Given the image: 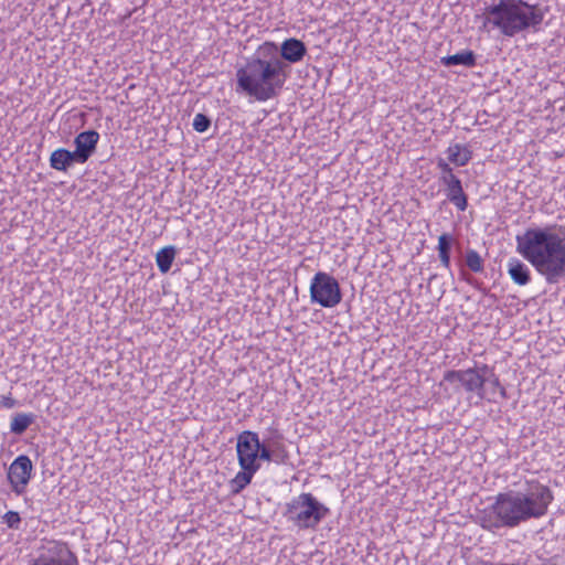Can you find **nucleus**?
<instances>
[{
    "label": "nucleus",
    "instance_id": "bb28decb",
    "mask_svg": "<svg viewBox=\"0 0 565 565\" xmlns=\"http://www.w3.org/2000/svg\"><path fill=\"white\" fill-rule=\"evenodd\" d=\"M452 244H454V237L448 233H444L438 237L437 250L451 253Z\"/></svg>",
    "mask_w": 565,
    "mask_h": 565
},
{
    "label": "nucleus",
    "instance_id": "0eeeda50",
    "mask_svg": "<svg viewBox=\"0 0 565 565\" xmlns=\"http://www.w3.org/2000/svg\"><path fill=\"white\" fill-rule=\"evenodd\" d=\"M29 565H78V558L67 543L50 541L39 550Z\"/></svg>",
    "mask_w": 565,
    "mask_h": 565
},
{
    "label": "nucleus",
    "instance_id": "aec40b11",
    "mask_svg": "<svg viewBox=\"0 0 565 565\" xmlns=\"http://www.w3.org/2000/svg\"><path fill=\"white\" fill-rule=\"evenodd\" d=\"M175 255L177 249L172 245L166 246L157 253V266L162 274H167L171 269Z\"/></svg>",
    "mask_w": 565,
    "mask_h": 565
},
{
    "label": "nucleus",
    "instance_id": "dca6fc26",
    "mask_svg": "<svg viewBox=\"0 0 565 565\" xmlns=\"http://www.w3.org/2000/svg\"><path fill=\"white\" fill-rule=\"evenodd\" d=\"M440 63L447 67L457 66V65L472 67L476 65V54L470 50H466V51L458 52L454 55H448V56L441 57Z\"/></svg>",
    "mask_w": 565,
    "mask_h": 565
},
{
    "label": "nucleus",
    "instance_id": "5701e85b",
    "mask_svg": "<svg viewBox=\"0 0 565 565\" xmlns=\"http://www.w3.org/2000/svg\"><path fill=\"white\" fill-rule=\"evenodd\" d=\"M285 456H280L275 450H273L268 445L260 441L259 452L257 455V461H275L277 463L284 462Z\"/></svg>",
    "mask_w": 565,
    "mask_h": 565
},
{
    "label": "nucleus",
    "instance_id": "4468645a",
    "mask_svg": "<svg viewBox=\"0 0 565 565\" xmlns=\"http://www.w3.org/2000/svg\"><path fill=\"white\" fill-rule=\"evenodd\" d=\"M507 268L512 281L519 286L527 285L532 279L529 266L519 258H510L508 260Z\"/></svg>",
    "mask_w": 565,
    "mask_h": 565
},
{
    "label": "nucleus",
    "instance_id": "7ed1b4c3",
    "mask_svg": "<svg viewBox=\"0 0 565 565\" xmlns=\"http://www.w3.org/2000/svg\"><path fill=\"white\" fill-rule=\"evenodd\" d=\"M290 67L279 62L276 43L267 41L258 46L244 66L236 71V92L266 102L278 96L284 87Z\"/></svg>",
    "mask_w": 565,
    "mask_h": 565
},
{
    "label": "nucleus",
    "instance_id": "a878e982",
    "mask_svg": "<svg viewBox=\"0 0 565 565\" xmlns=\"http://www.w3.org/2000/svg\"><path fill=\"white\" fill-rule=\"evenodd\" d=\"M2 523H4L9 529L18 530L21 524L20 514L15 511H8L2 516Z\"/></svg>",
    "mask_w": 565,
    "mask_h": 565
},
{
    "label": "nucleus",
    "instance_id": "39448f33",
    "mask_svg": "<svg viewBox=\"0 0 565 565\" xmlns=\"http://www.w3.org/2000/svg\"><path fill=\"white\" fill-rule=\"evenodd\" d=\"M330 514V509L312 493L302 492L285 504L282 515L298 530H316Z\"/></svg>",
    "mask_w": 565,
    "mask_h": 565
},
{
    "label": "nucleus",
    "instance_id": "c85d7f7f",
    "mask_svg": "<svg viewBox=\"0 0 565 565\" xmlns=\"http://www.w3.org/2000/svg\"><path fill=\"white\" fill-rule=\"evenodd\" d=\"M438 256L441 265L449 269L450 268V252H438Z\"/></svg>",
    "mask_w": 565,
    "mask_h": 565
},
{
    "label": "nucleus",
    "instance_id": "4be33fe9",
    "mask_svg": "<svg viewBox=\"0 0 565 565\" xmlns=\"http://www.w3.org/2000/svg\"><path fill=\"white\" fill-rule=\"evenodd\" d=\"M465 264L466 266L473 273L483 271V259L480 254L476 249L468 248L465 255Z\"/></svg>",
    "mask_w": 565,
    "mask_h": 565
},
{
    "label": "nucleus",
    "instance_id": "f8f14e48",
    "mask_svg": "<svg viewBox=\"0 0 565 565\" xmlns=\"http://www.w3.org/2000/svg\"><path fill=\"white\" fill-rule=\"evenodd\" d=\"M98 140L99 134L94 129L82 131L75 137L73 152L77 157V163H85L95 153Z\"/></svg>",
    "mask_w": 565,
    "mask_h": 565
},
{
    "label": "nucleus",
    "instance_id": "f257e3e1",
    "mask_svg": "<svg viewBox=\"0 0 565 565\" xmlns=\"http://www.w3.org/2000/svg\"><path fill=\"white\" fill-rule=\"evenodd\" d=\"M554 500L552 490L539 481L526 482L524 490L501 492L494 502L478 515L482 529L494 532L507 527L514 529L532 519L547 513Z\"/></svg>",
    "mask_w": 565,
    "mask_h": 565
},
{
    "label": "nucleus",
    "instance_id": "f3484780",
    "mask_svg": "<svg viewBox=\"0 0 565 565\" xmlns=\"http://www.w3.org/2000/svg\"><path fill=\"white\" fill-rule=\"evenodd\" d=\"M239 467L241 471H238L231 481L232 492L235 494L242 492L252 482L254 475L259 470L248 466Z\"/></svg>",
    "mask_w": 565,
    "mask_h": 565
},
{
    "label": "nucleus",
    "instance_id": "1a4fd4ad",
    "mask_svg": "<svg viewBox=\"0 0 565 565\" xmlns=\"http://www.w3.org/2000/svg\"><path fill=\"white\" fill-rule=\"evenodd\" d=\"M259 445L260 439L257 433L252 430L239 433L236 441L238 465L260 469V463L257 461Z\"/></svg>",
    "mask_w": 565,
    "mask_h": 565
},
{
    "label": "nucleus",
    "instance_id": "2eb2a0df",
    "mask_svg": "<svg viewBox=\"0 0 565 565\" xmlns=\"http://www.w3.org/2000/svg\"><path fill=\"white\" fill-rule=\"evenodd\" d=\"M74 163H77V157L65 148H58L50 156V167L56 171L66 172Z\"/></svg>",
    "mask_w": 565,
    "mask_h": 565
},
{
    "label": "nucleus",
    "instance_id": "423d86ee",
    "mask_svg": "<svg viewBox=\"0 0 565 565\" xmlns=\"http://www.w3.org/2000/svg\"><path fill=\"white\" fill-rule=\"evenodd\" d=\"M310 300L323 308H333L342 300L339 281L328 273L318 271L310 282Z\"/></svg>",
    "mask_w": 565,
    "mask_h": 565
},
{
    "label": "nucleus",
    "instance_id": "9b49d317",
    "mask_svg": "<svg viewBox=\"0 0 565 565\" xmlns=\"http://www.w3.org/2000/svg\"><path fill=\"white\" fill-rule=\"evenodd\" d=\"M306 44L296 38L286 39L280 46L276 44V54L279 62L296 64L303 60L307 54Z\"/></svg>",
    "mask_w": 565,
    "mask_h": 565
},
{
    "label": "nucleus",
    "instance_id": "ddd939ff",
    "mask_svg": "<svg viewBox=\"0 0 565 565\" xmlns=\"http://www.w3.org/2000/svg\"><path fill=\"white\" fill-rule=\"evenodd\" d=\"M445 186L447 200L452 203L458 211L463 212L468 207V195L465 193L461 180L458 177L446 180L441 183Z\"/></svg>",
    "mask_w": 565,
    "mask_h": 565
},
{
    "label": "nucleus",
    "instance_id": "20e7f679",
    "mask_svg": "<svg viewBox=\"0 0 565 565\" xmlns=\"http://www.w3.org/2000/svg\"><path fill=\"white\" fill-rule=\"evenodd\" d=\"M483 28L491 25L508 38L524 31H537L544 20V11L525 0H499L486 8Z\"/></svg>",
    "mask_w": 565,
    "mask_h": 565
},
{
    "label": "nucleus",
    "instance_id": "a211bd4d",
    "mask_svg": "<svg viewBox=\"0 0 565 565\" xmlns=\"http://www.w3.org/2000/svg\"><path fill=\"white\" fill-rule=\"evenodd\" d=\"M448 160L457 167L466 166L472 158V152L460 143L450 146L447 149Z\"/></svg>",
    "mask_w": 565,
    "mask_h": 565
},
{
    "label": "nucleus",
    "instance_id": "412c9836",
    "mask_svg": "<svg viewBox=\"0 0 565 565\" xmlns=\"http://www.w3.org/2000/svg\"><path fill=\"white\" fill-rule=\"evenodd\" d=\"M480 370L483 372L484 385L489 383L493 390H499L502 398H507V391L501 385L499 376L494 373V370L487 364L480 365Z\"/></svg>",
    "mask_w": 565,
    "mask_h": 565
},
{
    "label": "nucleus",
    "instance_id": "cd10ccee",
    "mask_svg": "<svg viewBox=\"0 0 565 565\" xmlns=\"http://www.w3.org/2000/svg\"><path fill=\"white\" fill-rule=\"evenodd\" d=\"M15 405H17V401L13 397H11L10 395L1 396V399H0L1 407L13 408Z\"/></svg>",
    "mask_w": 565,
    "mask_h": 565
},
{
    "label": "nucleus",
    "instance_id": "393cba45",
    "mask_svg": "<svg viewBox=\"0 0 565 565\" xmlns=\"http://www.w3.org/2000/svg\"><path fill=\"white\" fill-rule=\"evenodd\" d=\"M193 128L198 132L206 131L211 126V119L204 114H196L193 119Z\"/></svg>",
    "mask_w": 565,
    "mask_h": 565
},
{
    "label": "nucleus",
    "instance_id": "6ab92c4d",
    "mask_svg": "<svg viewBox=\"0 0 565 565\" xmlns=\"http://www.w3.org/2000/svg\"><path fill=\"white\" fill-rule=\"evenodd\" d=\"M36 419L33 413H17L10 423V431L14 435H22Z\"/></svg>",
    "mask_w": 565,
    "mask_h": 565
},
{
    "label": "nucleus",
    "instance_id": "f03ea898",
    "mask_svg": "<svg viewBox=\"0 0 565 565\" xmlns=\"http://www.w3.org/2000/svg\"><path fill=\"white\" fill-rule=\"evenodd\" d=\"M516 252L550 285L565 279V226L553 224L529 227L516 235Z\"/></svg>",
    "mask_w": 565,
    "mask_h": 565
},
{
    "label": "nucleus",
    "instance_id": "6e6552de",
    "mask_svg": "<svg viewBox=\"0 0 565 565\" xmlns=\"http://www.w3.org/2000/svg\"><path fill=\"white\" fill-rule=\"evenodd\" d=\"M444 381L449 383L459 382L466 392L477 393L479 399L486 398L483 372L480 366L447 371L444 374Z\"/></svg>",
    "mask_w": 565,
    "mask_h": 565
},
{
    "label": "nucleus",
    "instance_id": "b1692460",
    "mask_svg": "<svg viewBox=\"0 0 565 565\" xmlns=\"http://www.w3.org/2000/svg\"><path fill=\"white\" fill-rule=\"evenodd\" d=\"M437 168L439 169L440 171V175H439V182L443 183L445 182L446 180H450L455 177H457L455 173H454V170L452 168L449 166L448 162H446L443 158H439L438 161H437Z\"/></svg>",
    "mask_w": 565,
    "mask_h": 565
},
{
    "label": "nucleus",
    "instance_id": "c756f323",
    "mask_svg": "<svg viewBox=\"0 0 565 565\" xmlns=\"http://www.w3.org/2000/svg\"><path fill=\"white\" fill-rule=\"evenodd\" d=\"M460 276L465 281L475 286V279L469 276L463 268L460 270ZM476 287L479 288L478 285H476Z\"/></svg>",
    "mask_w": 565,
    "mask_h": 565
},
{
    "label": "nucleus",
    "instance_id": "9d476101",
    "mask_svg": "<svg viewBox=\"0 0 565 565\" xmlns=\"http://www.w3.org/2000/svg\"><path fill=\"white\" fill-rule=\"evenodd\" d=\"M33 471L31 459L26 455L18 456L9 467L8 480L17 495L24 493Z\"/></svg>",
    "mask_w": 565,
    "mask_h": 565
}]
</instances>
